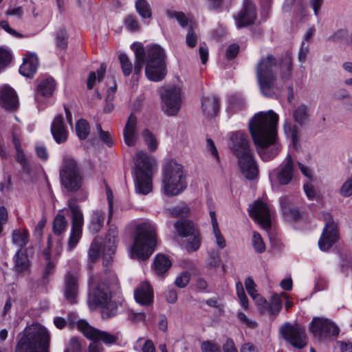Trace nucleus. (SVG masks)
I'll use <instances>...</instances> for the list:
<instances>
[{
  "mask_svg": "<svg viewBox=\"0 0 352 352\" xmlns=\"http://www.w3.org/2000/svg\"><path fill=\"white\" fill-rule=\"evenodd\" d=\"M278 116L270 110L266 113H256L249 122V129L258 152L264 161H269L279 152L278 145H274L270 151L267 147L274 144L276 140V126Z\"/></svg>",
  "mask_w": 352,
  "mask_h": 352,
  "instance_id": "f257e3e1",
  "label": "nucleus"
},
{
  "mask_svg": "<svg viewBox=\"0 0 352 352\" xmlns=\"http://www.w3.org/2000/svg\"><path fill=\"white\" fill-rule=\"evenodd\" d=\"M133 49L135 56L134 72L136 74L140 73L146 60V77L153 81H160L164 78L166 74L165 54L160 46H150L146 52L142 44H138Z\"/></svg>",
  "mask_w": 352,
  "mask_h": 352,
  "instance_id": "f03ea898",
  "label": "nucleus"
},
{
  "mask_svg": "<svg viewBox=\"0 0 352 352\" xmlns=\"http://www.w3.org/2000/svg\"><path fill=\"white\" fill-rule=\"evenodd\" d=\"M50 335L47 329L34 323L18 335L14 352H49Z\"/></svg>",
  "mask_w": 352,
  "mask_h": 352,
  "instance_id": "7ed1b4c3",
  "label": "nucleus"
},
{
  "mask_svg": "<svg viewBox=\"0 0 352 352\" xmlns=\"http://www.w3.org/2000/svg\"><path fill=\"white\" fill-rule=\"evenodd\" d=\"M155 229L150 223H143L136 228V235L131 250L133 258L146 260L153 254L156 245Z\"/></svg>",
  "mask_w": 352,
  "mask_h": 352,
  "instance_id": "20e7f679",
  "label": "nucleus"
},
{
  "mask_svg": "<svg viewBox=\"0 0 352 352\" xmlns=\"http://www.w3.org/2000/svg\"><path fill=\"white\" fill-rule=\"evenodd\" d=\"M186 175L182 165L170 160L163 168L162 190L168 197L177 196L186 188Z\"/></svg>",
  "mask_w": 352,
  "mask_h": 352,
  "instance_id": "39448f33",
  "label": "nucleus"
},
{
  "mask_svg": "<svg viewBox=\"0 0 352 352\" xmlns=\"http://www.w3.org/2000/svg\"><path fill=\"white\" fill-rule=\"evenodd\" d=\"M276 65V58L272 54H267L262 57L256 65L257 81L262 94L265 97H273L276 94V76L272 68Z\"/></svg>",
  "mask_w": 352,
  "mask_h": 352,
  "instance_id": "423d86ee",
  "label": "nucleus"
},
{
  "mask_svg": "<svg viewBox=\"0 0 352 352\" xmlns=\"http://www.w3.org/2000/svg\"><path fill=\"white\" fill-rule=\"evenodd\" d=\"M135 165V190L142 195L152 190V160L143 151H138L133 157Z\"/></svg>",
  "mask_w": 352,
  "mask_h": 352,
  "instance_id": "0eeeda50",
  "label": "nucleus"
},
{
  "mask_svg": "<svg viewBox=\"0 0 352 352\" xmlns=\"http://www.w3.org/2000/svg\"><path fill=\"white\" fill-rule=\"evenodd\" d=\"M61 185L69 192L78 191L82 185L83 178L77 162L70 156H65L59 170Z\"/></svg>",
  "mask_w": 352,
  "mask_h": 352,
  "instance_id": "6e6552de",
  "label": "nucleus"
},
{
  "mask_svg": "<svg viewBox=\"0 0 352 352\" xmlns=\"http://www.w3.org/2000/svg\"><path fill=\"white\" fill-rule=\"evenodd\" d=\"M322 217L325 225L318 241V246L322 251H327L338 241V230L337 224L329 212H322Z\"/></svg>",
  "mask_w": 352,
  "mask_h": 352,
  "instance_id": "1a4fd4ad",
  "label": "nucleus"
},
{
  "mask_svg": "<svg viewBox=\"0 0 352 352\" xmlns=\"http://www.w3.org/2000/svg\"><path fill=\"white\" fill-rule=\"evenodd\" d=\"M68 207L72 214V229L68 240V249L71 250L76 246L82 236L84 218L80 206L74 200L68 201Z\"/></svg>",
  "mask_w": 352,
  "mask_h": 352,
  "instance_id": "9d476101",
  "label": "nucleus"
},
{
  "mask_svg": "<svg viewBox=\"0 0 352 352\" xmlns=\"http://www.w3.org/2000/svg\"><path fill=\"white\" fill-rule=\"evenodd\" d=\"M283 338L294 347L301 349L306 346L305 329L299 324L285 323L280 329Z\"/></svg>",
  "mask_w": 352,
  "mask_h": 352,
  "instance_id": "9b49d317",
  "label": "nucleus"
},
{
  "mask_svg": "<svg viewBox=\"0 0 352 352\" xmlns=\"http://www.w3.org/2000/svg\"><path fill=\"white\" fill-rule=\"evenodd\" d=\"M162 110L168 116H176L181 107V89L171 86L165 89L161 93Z\"/></svg>",
  "mask_w": 352,
  "mask_h": 352,
  "instance_id": "f8f14e48",
  "label": "nucleus"
},
{
  "mask_svg": "<svg viewBox=\"0 0 352 352\" xmlns=\"http://www.w3.org/2000/svg\"><path fill=\"white\" fill-rule=\"evenodd\" d=\"M309 331L314 337L320 340H324L328 336H337L339 333V328L334 322L328 318L320 317L313 318Z\"/></svg>",
  "mask_w": 352,
  "mask_h": 352,
  "instance_id": "ddd939ff",
  "label": "nucleus"
},
{
  "mask_svg": "<svg viewBox=\"0 0 352 352\" xmlns=\"http://www.w3.org/2000/svg\"><path fill=\"white\" fill-rule=\"evenodd\" d=\"M77 327L83 335L94 342L102 341L106 344H116L118 340V335L111 334L107 331H100L90 326L86 320H80L77 322Z\"/></svg>",
  "mask_w": 352,
  "mask_h": 352,
  "instance_id": "4468645a",
  "label": "nucleus"
},
{
  "mask_svg": "<svg viewBox=\"0 0 352 352\" xmlns=\"http://www.w3.org/2000/svg\"><path fill=\"white\" fill-rule=\"evenodd\" d=\"M250 216L264 229L271 227V214L268 206L261 200L256 201L249 208Z\"/></svg>",
  "mask_w": 352,
  "mask_h": 352,
  "instance_id": "2eb2a0df",
  "label": "nucleus"
},
{
  "mask_svg": "<svg viewBox=\"0 0 352 352\" xmlns=\"http://www.w3.org/2000/svg\"><path fill=\"white\" fill-rule=\"evenodd\" d=\"M238 164L243 175L250 180L255 179L258 175V168L251 152L236 156Z\"/></svg>",
  "mask_w": 352,
  "mask_h": 352,
  "instance_id": "dca6fc26",
  "label": "nucleus"
},
{
  "mask_svg": "<svg viewBox=\"0 0 352 352\" xmlns=\"http://www.w3.org/2000/svg\"><path fill=\"white\" fill-rule=\"evenodd\" d=\"M256 19L255 5L250 0H245L242 10L235 16L238 28H241L254 23Z\"/></svg>",
  "mask_w": 352,
  "mask_h": 352,
  "instance_id": "f3484780",
  "label": "nucleus"
},
{
  "mask_svg": "<svg viewBox=\"0 0 352 352\" xmlns=\"http://www.w3.org/2000/svg\"><path fill=\"white\" fill-rule=\"evenodd\" d=\"M230 148L236 156L251 152L248 135L241 131L232 133L230 138Z\"/></svg>",
  "mask_w": 352,
  "mask_h": 352,
  "instance_id": "a211bd4d",
  "label": "nucleus"
},
{
  "mask_svg": "<svg viewBox=\"0 0 352 352\" xmlns=\"http://www.w3.org/2000/svg\"><path fill=\"white\" fill-rule=\"evenodd\" d=\"M294 161L290 154H288L285 160L276 169V179L280 185H287L292 179L294 176Z\"/></svg>",
  "mask_w": 352,
  "mask_h": 352,
  "instance_id": "6ab92c4d",
  "label": "nucleus"
},
{
  "mask_svg": "<svg viewBox=\"0 0 352 352\" xmlns=\"http://www.w3.org/2000/svg\"><path fill=\"white\" fill-rule=\"evenodd\" d=\"M63 293L65 300L70 304L77 302L78 293V285L77 276L70 272H67L65 277Z\"/></svg>",
  "mask_w": 352,
  "mask_h": 352,
  "instance_id": "aec40b11",
  "label": "nucleus"
},
{
  "mask_svg": "<svg viewBox=\"0 0 352 352\" xmlns=\"http://www.w3.org/2000/svg\"><path fill=\"white\" fill-rule=\"evenodd\" d=\"M135 301L142 306L148 307L153 302V292L148 282L142 283L134 291Z\"/></svg>",
  "mask_w": 352,
  "mask_h": 352,
  "instance_id": "412c9836",
  "label": "nucleus"
},
{
  "mask_svg": "<svg viewBox=\"0 0 352 352\" xmlns=\"http://www.w3.org/2000/svg\"><path fill=\"white\" fill-rule=\"evenodd\" d=\"M137 118L131 114L123 130L124 143L129 146H134L138 140L136 132Z\"/></svg>",
  "mask_w": 352,
  "mask_h": 352,
  "instance_id": "4be33fe9",
  "label": "nucleus"
},
{
  "mask_svg": "<svg viewBox=\"0 0 352 352\" xmlns=\"http://www.w3.org/2000/svg\"><path fill=\"white\" fill-rule=\"evenodd\" d=\"M0 99L2 106L7 110H16L19 101L15 91L8 86H4L1 89Z\"/></svg>",
  "mask_w": 352,
  "mask_h": 352,
  "instance_id": "5701e85b",
  "label": "nucleus"
},
{
  "mask_svg": "<svg viewBox=\"0 0 352 352\" xmlns=\"http://www.w3.org/2000/svg\"><path fill=\"white\" fill-rule=\"evenodd\" d=\"M51 131L55 141L58 144L66 141L68 133L64 124L62 115H58L55 117L51 126Z\"/></svg>",
  "mask_w": 352,
  "mask_h": 352,
  "instance_id": "b1692460",
  "label": "nucleus"
},
{
  "mask_svg": "<svg viewBox=\"0 0 352 352\" xmlns=\"http://www.w3.org/2000/svg\"><path fill=\"white\" fill-rule=\"evenodd\" d=\"M117 236V228L114 226H110L106 235L104 245L103 248L104 261L106 259V256H108L111 259V255L114 254L116 248Z\"/></svg>",
  "mask_w": 352,
  "mask_h": 352,
  "instance_id": "393cba45",
  "label": "nucleus"
},
{
  "mask_svg": "<svg viewBox=\"0 0 352 352\" xmlns=\"http://www.w3.org/2000/svg\"><path fill=\"white\" fill-rule=\"evenodd\" d=\"M38 58L36 54H31L23 59V63L19 68L21 75L31 78L33 77L37 70Z\"/></svg>",
  "mask_w": 352,
  "mask_h": 352,
  "instance_id": "a878e982",
  "label": "nucleus"
},
{
  "mask_svg": "<svg viewBox=\"0 0 352 352\" xmlns=\"http://www.w3.org/2000/svg\"><path fill=\"white\" fill-rule=\"evenodd\" d=\"M202 111L208 117H214L217 115L220 104L219 98L217 96L203 97L201 99Z\"/></svg>",
  "mask_w": 352,
  "mask_h": 352,
  "instance_id": "bb28decb",
  "label": "nucleus"
},
{
  "mask_svg": "<svg viewBox=\"0 0 352 352\" xmlns=\"http://www.w3.org/2000/svg\"><path fill=\"white\" fill-rule=\"evenodd\" d=\"M175 228L182 237H188L197 231L194 223L188 219H180L175 223Z\"/></svg>",
  "mask_w": 352,
  "mask_h": 352,
  "instance_id": "cd10ccee",
  "label": "nucleus"
},
{
  "mask_svg": "<svg viewBox=\"0 0 352 352\" xmlns=\"http://www.w3.org/2000/svg\"><path fill=\"white\" fill-rule=\"evenodd\" d=\"M280 68L281 71L280 78L285 82L292 78V58L289 54H286L280 60Z\"/></svg>",
  "mask_w": 352,
  "mask_h": 352,
  "instance_id": "c85d7f7f",
  "label": "nucleus"
},
{
  "mask_svg": "<svg viewBox=\"0 0 352 352\" xmlns=\"http://www.w3.org/2000/svg\"><path fill=\"white\" fill-rule=\"evenodd\" d=\"M56 83L52 78L43 79L37 86L36 94L42 96H50L55 90Z\"/></svg>",
  "mask_w": 352,
  "mask_h": 352,
  "instance_id": "c756f323",
  "label": "nucleus"
},
{
  "mask_svg": "<svg viewBox=\"0 0 352 352\" xmlns=\"http://www.w3.org/2000/svg\"><path fill=\"white\" fill-rule=\"evenodd\" d=\"M309 117V110L305 104H299L293 112V118L296 122L302 126L306 124Z\"/></svg>",
  "mask_w": 352,
  "mask_h": 352,
  "instance_id": "7c9ffc66",
  "label": "nucleus"
},
{
  "mask_svg": "<svg viewBox=\"0 0 352 352\" xmlns=\"http://www.w3.org/2000/svg\"><path fill=\"white\" fill-rule=\"evenodd\" d=\"M171 266L170 261L164 255L158 254L154 261V269L158 275L166 273Z\"/></svg>",
  "mask_w": 352,
  "mask_h": 352,
  "instance_id": "2f4dec72",
  "label": "nucleus"
},
{
  "mask_svg": "<svg viewBox=\"0 0 352 352\" xmlns=\"http://www.w3.org/2000/svg\"><path fill=\"white\" fill-rule=\"evenodd\" d=\"M30 262L27 255L18 250L14 256V270L17 272L26 271L29 267Z\"/></svg>",
  "mask_w": 352,
  "mask_h": 352,
  "instance_id": "473e14b6",
  "label": "nucleus"
},
{
  "mask_svg": "<svg viewBox=\"0 0 352 352\" xmlns=\"http://www.w3.org/2000/svg\"><path fill=\"white\" fill-rule=\"evenodd\" d=\"M67 221L65 217L58 212L53 221L52 229L55 235L60 236L65 232L67 227Z\"/></svg>",
  "mask_w": 352,
  "mask_h": 352,
  "instance_id": "72a5a7b5",
  "label": "nucleus"
},
{
  "mask_svg": "<svg viewBox=\"0 0 352 352\" xmlns=\"http://www.w3.org/2000/svg\"><path fill=\"white\" fill-rule=\"evenodd\" d=\"M106 72V66L104 64H102L100 68L97 70L96 72H91L89 74V77L87 82V87L88 89H91L96 80L101 81L104 77Z\"/></svg>",
  "mask_w": 352,
  "mask_h": 352,
  "instance_id": "f704fd0d",
  "label": "nucleus"
},
{
  "mask_svg": "<svg viewBox=\"0 0 352 352\" xmlns=\"http://www.w3.org/2000/svg\"><path fill=\"white\" fill-rule=\"evenodd\" d=\"M111 299L108 289L97 287L93 293V302L96 305L102 307Z\"/></svg>",
  "mask_w": 352,
  "mask_h": 352,
  "instance_id": "c9c22d12",
  "label": "nucleus"
},
{
  "mask_svg": "<svg viewBox=\"0 0 352 352\" xmlns=\"http://www.w3.org/2000/svg\"><path fill=\"white\" fill-rule=\"evenodd\" d=\"M104 215L102 211H94L89 225V230L94 232H98L103 226Z\"/></svg>",
  "mask_w": 352,
  "mask_h": 352,
  "instance_id": "e433bc0d",
  "label": "nucleus"
},
{
  "mask_svg": "<svg viewBox=\"0 0 352 352\" xmlns=\"http://www.w3.org/2000/svg\"><path fill=\"white\" fill-rule=\"evenodd\" d=\"M12 242L19 247V250L25 247L28 242V233L26 230H14L12 232Z\"/></svg>",
  "mask_w": 352,
  "mask_h": 352,
  "instance_id": "4c0bfd02",
  "label": "nucleus"
},
{
  "mask_svg": "<svg viewBox=\"0 0 352 352\" xmlns=\"http://www.w3.org/2000/svg\"><path fill=\"white\" fill-rule=\"evenodd\" d=\"M135 8L138 14L144 19L151 17L152 11L149 3L146 0H137Z\"/></svg>",
  "mask_w": 352,
  "mask_h": 352,
  "instance_id": "58836bf2",
  "label": "nucleus"
},
{
  "mask_svg": "<svg viewBox=\"0 0 352 352\" xmlns=\"http://www.w3.org/2000/svg\"><path fill=\"white\" fill-rule=\"evenodd\" d=\"M90 126L85 119H80L76 124V131L80 140H85L89 134Z\"/></svg>",
  "mask_w": 352,
  "mask_h": 352,
  "instance_id": "ea45409f",
  "label": "nucleus"
},
{
  "mask_svg": "<svg viewBox=\"0 0 352 352\" xmlns=\"http://www.w3.org/2000/svg\"><path fill=\"white\" fill-rule=\"evenodd\" d=\"M142 136L151 151H155L157 148V139L150 130L144 129L142 132Z\"/></svg>",
  "mask_w": 352,
  "mask_h": 352,
  "instance_id": "a19ab883",
  "label": "nucleus"
},
{
  "mask_svg": "<svg viewBox=\"0 0 352 352\" xmlns=\"http://www.w3.org/2000/svg\"><path fill=\"white\" fill-rule=\"evenodd\" d=\"M280 204L285 216L291 217L294 220H298L300 217V212L296 208H291L285 197L280 199Z\"/></svg>",
  "mask_w": 352,
  "mask_h": 352,
  "instance_id": "79ce46f5",
  "label": "nucleus"
},
{
  "mask_svg": "<svg viewBox=\"0 0 352 352\" xmlns=\"http://www.w3.org/2000/svg\"><path fill=\"white\" fill-rule=\"evenodd\" d=\"M119 60L122 73L124 76H129L133 70V64L129 60V57L125 54H120L119 55Z\"/></svg>",
  "mask_w": 352,
  "mask_h": 352,
  "instance_id": "37998d69",
  "label": "nucleus"
},
{
  "mask_svg": "<svg viewBox=\"0 0 352 352\" xmlns=\"http://www.w3.org/2000/svg\"><path fill=\"white\" fill-rule=\"evenodd\" d=\"M102 316L103 318H110L115 316L117 313L118 307L116 302L111 300V299L107 302L102 307Z\"/></svg>",
  "mask_w": 352,
  "mask_h": 352,
  "instance_id": "c03bdc74",
  "label": "nucleus"
},
{
  "mask_svg": "<svg viewBox=\"0 0 352 352\" xmlns=\"http://www.w3.org/2000/svg\"><path fill=\"white\" fill-rule=\"evenodd\" d=\"M67 34L65 28L60 29L56 34V43L57 47L65 50L67 47Z\"/></svg>",
  "mask_w": 352,
  "mask_h": 352,
  "instance_id": "a18cd8bd",
  "label": "nucleus"
},
{
  "mask_svg": "<svg viewBox=\"0 0 352 352\" xmlns=\"http://www.w3.org/2000/svg\"><path fill=\"white\" fill-rule=\"evenodd\" d=\"M100 249H101L100 243L99 242L96 241V240H94L91 243L89 251H88V254H89V259L92 262H96L98 259L100 254Z\"/></svg>",
  "mask_w": 352,
  "mask_h": 352,
  "instance_id": "49530a36",
  "label": "nucleus"
},
{
  "mask_svg": "<svg viewBox=\"0 0 352 352\" xmlns=\"http://www.w3.org/2000/svg\"><path fill=\"white\" fill-rule=\"evenodd\" d=\"M282 308V300L280 296L275 294L270 300V311L273 315H277Z\"/></svg>",
  "mask_w": 352,
  "mask_h": 352,
  "instance_id": "de8ad7c7",
  "label": "nucleus"
},
{
  "mask_svg": "<svg viewBox=\"0 0 352 352\" xmlns=\"http://www.w3.org/2000/svg\"><path fill=\"white\" fill-rule=\"evenodd\" d=\"M192 239L189 240L186 245V249L188 251L194 252L197 251L201 245L200 233L197 230L191 235Z\"/></svg>",
  "mask_w": 352,
  "mask_h": 352,
  "instance_id": "09e8293b",
  "label": "nucleus"
},
{
  "mask_svg": "<svg viewBox=\"0 0 352 352\" xmlns=\"http://www.w3.org/2000/svg\"><path fill=\"white\" fill-rule=\"evenodd\" d=\"M252 245L256 252L258 253H262L265 250V243L261 235L256 232H253Z\"/></svg>",
  "mask_w": 352,
  "mask_h": 352,
  "instance_id": "8fccbe9b",
  "label": "nucleus"
},
{
  "mask_svg": "<svg viewBox=\"0 0 352 352\" xmlns=\"http://www.w3.org/2000/svg\"><path fill=\"white\" fill-rule=\"evenodd\" d=\"M340 194L343 197H349L352 195V175L343 183L340 189Z\"/></svg>",
  "mask_w": 352,
  "mask_h": 352,
  "instance_id": "3c124183",
  "label": "nucleus"
},
{
  "mask_svg": "<svg viewBox=\"0 0 352 352\" xmlns=\"http://www.w3.org/2000/svg\"><path fill=\"white\" fill-rule=\"evenodd\" d=\"M167 15L170 18H175L182 27H185L188 25V19L183 12L168 10Z\"/></svg>",
  "mask_w": 352,
  "mask_h": 352,
  "instance_id": "603ef678",
  "label": "nucleus"
},
{
  "mask_svg": "<svg viewBox=\"0 0 352 352\" xmlns=\"http://www.w3.org/2000/svg\"><path fill=\"white\" fill-rule=\"evenodd\" d=\"M16 151V161L21 165L23 171L26 173L30 172V165L28 162L26 157L23 153V149L17 150Z\"/></svg>",
  "mask_w": 352,
  "mask_h": 352,
  "instance_id": "864d4df0",
  "label": "nucleus"
},
{
  "mask_svg": "<svg viewBox=\"0 0 352 352\" xmlns=\"http://www.w3.org/2000/svg\"><path fill=\"white\" fill-rule=\"evenodd\" d=\"M65 352H82L81 343L76 337L70 339L68 348Z\"/></svg>",
  "mask_w": 352,
  "mask_h": 352,
  "instance_id": "5fc2aeb1",
  "label": "nucleus"
},
{
  "mask_svg": "<svg viewBox=\"0 0 352 352\" xmlns=\"http://www.w3.org/2000/svg\"><path fill=\"white\" fill-rule=\"evenodd\" d=\"M186 41L187 45L192 48L195 47L197 43V36L195 33L191 24H190L188 27Z\"/></svg>",
  "mask_w": 352,
  "mask_h": 352,
  "instance_id": "6e6d98bb",
  "label": "nucleus"
},
{
  "mask_svg": "<svg viewBox=\"0 0 352 352\" xmlns=\"http://www.w3.org/2000/svg\"><path fill=\"white\" fill-rule=\"evenodd\" d=\"M202 352H221L220 348L211 341H204L201 344Z\"/></svg>",
  "mask_w": 352,
  "mask_h": 352,
  "instance_id": "4d7b16f0",
  "label": "nucleus"
},
{
  "mask_svg": "<svg viewBox=\"0 0 352 352\" xmlns=\"http://www.w3.org/2000/svg\"><path fill=\"white\" fill-rule=\"evenodd\" d=\"M11 60V55L6 50L0 48V69H3Z\"/></svg>",
  "mask_w": 352,
  "mask_h": 352,
  "instance_id": "13d9d810",
  "label": "nucleus"
},
{
  "mask_svg": "<svg viewBox=\"0 0 352 352\" xmlns=\"http://www.w3.org/2000/svg\"><path fill=\"white\" fill-rule=\"evenodd\" d=\"M190 275L188 272H182L175 279V285L181 288L185 287L189 283Z\"/></svg>",
  "mask_w": 352,
  "mask_h": 352,
  "instance_id": "bf43d9fd",
  "label": "nucleus"
},
{
  "mask_svg": "<svg viewBox=\"0 0 352 352\" xmlns=\"http://www.w3.org/2000/svg\"><path fill=\"white\" fill-rule=\"evenodd\" d=\"M221 258L219 254L216 250H212L209 253L208 264L210 267H217L219 265Z\"/></svg>",
  "mask_w": 352,
  "mask_h": 352,
  "instance_id": "052dcab7",
  "label": "nucleus"
},
{
  "mask_svg": "<svg viewBox=\"0 0 352 352\" xmlns=\"http://www.w3.org/2000/svg\"><path fill=\"white\" fill-rule=\"evenodd\" d=\"M124 23L127 28L131 31H136L139 30L138 22L135 18L132 16H128L125 19Z\"/></svg>",
  "mask_w": 352,
  "mask_h": 352,
  "instance_id": "680f3d73",
  "label": "nucleus"
},
{
  "mask_svg": "<svg viewBox=\"0 0 352 352\" xmlns=\"http://www.w3.org/2000/svg\"><path fill=\"white\" fill-rule=\"evenodd\" d=\"M237 318L240 322H241L248 327L253 329L256 327V322L249 319L248 316L242 312H239L237 314Z\"/></svg>",
  "mask_w": 352,
  "mask_h": 352,
  "instance_id": "e2e57ef3",
  "label": "nucleus"
},
{
  "mask_svg": "<svg viewBox=\"0 0 352 352\" xmlns=\"http://www.w3.org/2000/svg\"><path fill=\"white\" fill-rule=\"evenodd\" d=\"M213 232L216 238L217 245L221 249L224 248L226 247V241L222 236L219 227L213 228Z\"/></svg>",
  "mask_w": 352,
  "mask_h": 352,
  "instance_id": "0e129e2a",
  "label": "nucleus"
},
{
  "mask_svg": "<svg viewBox=\"0 0 352 352\" xmlns=\"http://www.w3.org/2000/svg\"><path fill=\"white\" fill-rule=\"evenodd\" d=\"M245 285L247 292L250 296H253V295L256 294V290L255 289L256 285L251 277H248L245 279Z\"/></svg>",
  "mask_w": 352,
  "mask_h": 352,
  "instance_id": "69168bd1",
  "label": "nucleus"
},
{
  "mask_svg": "<svg viewBox=\"0 0 352 352\" xmlns=\"http://www.w3.org/2000/svg\"><path fill=\"white\" fill-rule=\"evenodd\" d=\"M239 51V46L237 44L230 45L227 50L226 56L228 58L231 59L236 56Z\"/></svg>",
  "mask_w": 352,
  "mask_h": 352,
  "instance_id": "338daca9",
  "label": "nucleus"
},
{
  "mask_svg": "<svg viewBox=\"0 0 352 352\" xmlns=\"http://www.w3.org/2000/svg\"><path fill=\"white\" fill-rule=\"evenodd\" d=\"M223 352H238L234 341L231 338H227L223 344Z\"/></svg>",
  "mask_w": 352,
  "mask_h": 352,
  "instance_id": "774afa93",
  "label": "nucleus"
}]
</instances>
